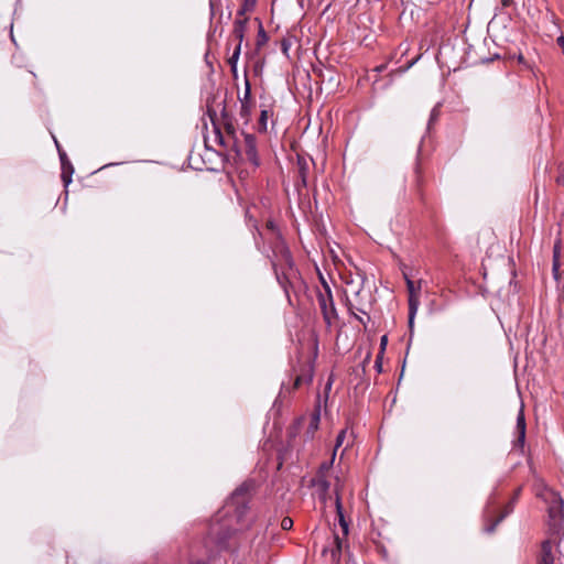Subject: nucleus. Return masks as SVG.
Here are the masks:
<instances>
[{
	"label": "nucleus",
	"mask_w": 564,
	"mask_h": 564,
	"mask_svg": "<svg viewBox=\"0 0 564 564\" xmlns=\"http://www.w3.org/2000/svg\"><path fill=\"white\" fill-rule=\"evenodd\" d=\"M207 113H208L212 124L214 127V132H215L216 140L218 141V143L225 148H229V149L235 150L236 152H239V149H238L239 141L237 138L234 121H227L220 126V123L218 122L217 113L214 109L208 107Z\"/></svg>",
	"instance_id": "nucleus-1"
},
{
	"label": "nucleus",
	"mask_w": 564,
	"mask_h": 564,
	"mask_svg": "<svg viewBox=\"0 0 564 564\" xmlns=\"http://www.w3.org/2000/svg\"><path fill=\"white\" fill-rule=\"evenodd\" d=\"M550 538L562 540L564 536V501L560 495L554 494L547 509Z\"/></svg>",
	"instance_id": "nucleus-2"
},
{
	"label": "nucleus",
	"mask_w": 564,
	"mask_h": 564,
	"mask_svg": "<svg viewBox=\"0 0 564 564\" xmlns=\"http://www.w3.org/2000/svg\"><path fill=\"white\" fill-rule=\"evenodd\" d=\"M323 290L317 289V304L327 328H332L338 322V313L335 307L333 294L328 284L323 280Z\"/></svg>",
	"instance_id": "nucleus-3"
},
{
	"label": "nucleus",
	"mask_w": 564,
	"mask_h": 564,
	"mask_svg": "<svg viewBox=\"0 0 564 564\" xmlns=\"http://www.w3.org/2000/svg\"><path fill=\"white\" fill-rule=\"evenodd\" d=\"M249 503V487L242 485L237 488L226 503V508L234 510L238 521L245 516Z\"/></svg>",
	"instance_id": "nucleus-4"
},
{
	"label": "nucleus",
	"mask_w": 564,
	"mask_h": 564,
	"mask_svg": "<svg viewBox=\"0 0 564 564\" xmlns=\"http://www.w3.org/2000/svg\"><path fill=\"white\" fill-rule=\"evenodd\" d=\"M516 506V498H511L510 501L502 508L499 514H496L497 509L492 506H488L486 509L485 520L486 525L484 528L486 533H494L497 525L506 519L510 513L513 512Z\"/></svg>",
	"instance_id": "nucleus-5"
},
{
	"label": "nucleus",
	"mask_w": 564,
	"mask_h": 564,
	"mask_svg": "<svg viewBox=\"0 0 564 564\" xmlns=\"http://www.w3.org/2000/svg\"><path fill=\"white\" fill-rule=\"evenodd\" d=\"M272 267L273 268H288L292 271L294 268L293 258L290 249L283 240H278L272 249Z\"/></svg>",
	"instance_id": "nucleus-6"
},
{
	"label": "nucleus",
	"mask_w": 564,
	"mask_h": 564,
	"mask_svg": "<svg viewBox=\"0 0 564 564\" xmlns=\"http://www.w3.org/2000/svg\"><path fill=\"white\" fill-rule=\"evenodd\" d=\"M404 279L409 292V326L412 328L414 317L420 305L421 281H419L417 285H415V282L406 275H404Z\"/></svg>",
	"instance_id": "nucleus-7"
},
{
	"label": "nucleus",
	"mask_w": 564,
	"mask_h": 564,
	"mask_svg": "<svg viewBox=\"0 0 564 564\" xmlns=\"http://www.w3.org/2000/svg\"><path fill=\"white\" fill-rule=\"evenodd\" d=\"M561 540L556 539H546L541 543V551L538 556L536 564H554L555 561V552L557 551V546Z\"/></svg>",
	"instance_id": "nucleus-8"
},
{
	"label": "nucleus",
	"mask_w": 564,
	"mask_h": 564,
	"mask_svg": "<svg viewBox=\"0 0 564 564\" xmlns=\"http://www.w3.org/2000/svg\"><path fill=\"white\" fill-rule=\"evenodd\" d=\"M355 299H356V302L354 303L351 300H349L348 297L346 299V306L348 308V311L354 315V317L359 321L362 325H366V321L364 319V317L357 315L355 313V311L364 314L367 316V318L369 319V315H368V307L370 306L369 303H362L361 301V290L358 289L355 291Z\"/></svg>",
	"instance_id": "nucleus-9"
},
{
	"label": "nucleus",
	"mask_w": 564,
	"mask_h": 564,
	"mask_svg": "<svg viewBox=\"0 0 564 564\" xmlns=\"http://www.w3.org/2000/svg\"><path fill=\"white\" fill-rule=\"evenodd\" d=\"M425 184V177H424V166L422 159L420 156L416 158L415 165H414V184H413V191L414 195L420 202H424V191L423 186Z\"/></svg>",
	"instance_id": "nucleus-10"
},
{
	"label": "nucleus",
	"mask_w": 564,
	"mask_h": 564,
	"mask_svg": "<svg viewBox=\"0 0 564 564\" xmlns=\"http://www.w3.org/2000/svg\"><path fill=\"white\" fill-rule=\"evenodd\" d=\"M235 530L227 527H213L210 535L214 539L216 546L219 551L227 550L229 547V540L235 534Z\"/></svg>",
	"instance_id": "nucleus-11"
},
{
	"label": "nucleus",
	"mask_w": 564,
	"mask_h": 564,
	"mask_svg": "<svg viewBox=\"0 0 564 564\" xmlns=\"http://www.w3.org/2000/svg\"><path fill=\"white\" fill-rule=\"evenodd\" d=\"M243 135V151L247 160L252 164L254 169L260 165V160L257 152V143L253 134L245 133Z\"/></svg>",
	"instance_id": "nucleus-12"
},
{
	"label": "nucleus",
	"mask_w": 564,
	"mask_h": 564,
	"mask_svg": "<svg viewBox=\"0 0 564 564\" xmlns=\"http://www.w3.org/2000/svg\"><path fill=\"white\" fill-rule=\"evenodd\" d=\"M273 270L279 284L289 294V288L292 286L291 280L296 275L295 269L292 268L291 271L288 268H273Z\"/></svg>",
	"instance_id": "nucleus-13"
},
{
	"label": "nucleus",
	"mask_w": 564,
	"mask_h": 564,
	"mask_svg": "<svg viewBox=\"0 0 564 564\" xmlns=\"http://www.w3.org/2000/svg\"><path fill=\"white\" fill-rule=\"evenodd\" d=\"M525 430H527V425H525L524 413H523V410L521 409L517 416L516 431H517L518 436L513 442L514 448H520L521 451H523L524 442H525Z\"/></svg>",
	"instance_id": "nucleus-14"
},
{
	"label": "nucleus",
	"mask_w": 564,
	"mask_h": 564,
	"mask_svg": "<svg viewBox=\"0 0 564 564\" xmlns=\"http://www.w3.org/2000/svg\"><path fill=\"white\" fill-rule=\"evenodd\" d=\"M248 18L247 17H238L234 21L232 35L238 42H242L245 37V33L247 30Z\"/></svg>",
	"instance_id": "nucleus-15"
},
{
	"label": "nucleus",
	"mask_w": 564,
	"mask_h": 564,
	"mask_svg": "<svg viewBox=\"0 0 564 564\" xmlns=\"http://www.w3.org/2000/svg\"><path fill=\"white\" fill-rule=\"evenodd\" d=\"M310 159H306L305 156L297 155V174L303 186H306L307 184V175L310 171Z\"/></svg>",
	"instance_id": "nucleus-16"
},
{
	"label": "nucleus",
	"mask_w": 564,
	"mask_h": 564,
	"mask_svg": "<svg viewBox=\"0 0 564 564\" xmlns=\"http://www.w3.org/2000/svg\"><path fill=\"white\" fill-rule=\"evenodd\" d=\"M319 420H321V410H319V405H318V406H316L314 412L311 414L310 424L305 432L307 440H312L314 437L315 432L318 430Z\"/></svg>",
	"instance_id": "nucleus-17"
},
{
	"label": "nucleus",
	"mask_w": 564,
	"mask_h": 564,
	"mask_svg": "<svg viewBox=\"0 0 564 564\" xmlns=\"http://www.w3.org/2000/svg\"><path fill=\"white\" fill-rule=\"evenodd\" d=\"M313 379V368L311 366H306L301 373L295 377L293 389L300 388L302 384H308Z\"/></svg>",
	"instance_id": "nucleus-18"
},
{
	"label": "nucleus",
	"mask_w": 564,
	"mask_h": 564,
	"mask_svg": "<svg viewBox=\"0 0 564 564\" xmlns=\"http://www.w3.org/2000/svg\"><path fill=\"white\" fill-rule=\"evenodd\" d=\"M562 242L561 239H557L553 247V264L552 271L553 275L556 280L560 279V256H561Z\"/></svg>",
	"instance_id": "nucleus-19"
},
{
	"label": "nucleus",
	"mask_w": 564,
	"mask_h": 564,
	"mask_svg": "<svg viewBox=\"0 0 564 564\" xmlns=\"http://www.w3.org/2000/svg\"><path fill=\"white\" fill-rule=\"evenodd\" d=\"M312 486L316 487L321 494L326 495L329 490L330 484L325 475H316L312 479Z\"/></svg>",
	"instance_id": "nucleus-20"
},
{
	"label": "nucleus",
	"mask_w": 564,
	"mask_h": 564,
	"mask_svg": "<svg viewBox=\"0 0 564 564\" xmlns=\"http://www.w3.org/2000/svg\"><path fill=\"white\" fill-rule=\"evenodd\" d=\"M61 167H62L61 178H62L64 186L67 187L72 183V176L74 174V166L69 161L67 163L62 164Z\"/></svg>",
	"instance_id": "nucleus-21"
},
{
	"label": "nucleus",
	"mask_w": 564,
	"mask_h": 564,
	"mask_svg": "<svg viewBox=\"0 0 564 564\" xmlns=\"http://www.w3.org/2000/svg\"><path fill=\"white\" fill-rule=\"evenodd\" d=\"M336 512H337L339 525L343 529V533H344V535H347L349 527H348V522L345 519L339 498L336 499Z\"/></svg>",
	"instance_id": "nucleus-22"
},
{
	"label": "nucleus",
	"mask_w": 564,
	"mask_h": 564,
	"mask_svg": "<svg viewBox=\"0 0 564 564\" xmlns=\"http://www.w3.org/2000/svg\"><path fill=\"white\" fill-rule=\"evenodd\" d=\"M268 41H269V36H268L267 32L264 31L262 23L259 22V30H258L257 43H256L257 47L260 48Z\"/></svg>",
	"instance_id": "nucleus-23"
},
{
	"label": "nucleus",
	"mask_w": 564,
	"mask_h": 564,
	"mask_svg": "<svg viewBox=\"0 0 564 564\" xmlns=\"http://www.w3.org/2000/svg\"><path fill=\"white\" fill-rule=\"evenodd\" d=\"M334 459H335V452H333L332 458L328 462H323L319 465L316 475H325L326 476V474L329 471V469L332 468V466L334 464Z\"/></svg>",
	"instance_id": "nucleus-24"
},
{
	"label": "nucleus",
	"mask_w": 564,
	"mask_h": 564,
	"mask_svg": "<svg viewBox=\"0 0 564 564\" xmlns=\"http://www.w3.org/2000/svg\"><path fill=\"white\" fill-rule=\"evenodd\" d=\"M257 0H243L241 8L237 11L238 17H243L246 11L252 10Z\"/></svg>",
	"instance_id": "nucleus-25"
},
{
	"label": "nucleus",
	"mask_w": 564,
	"mask_h": 564,
	"mask_svg": "<svg viewBox=\"0 0 564 564\" xmlns=\"http://www.w3.org/2000/svg\"><path fill=\"white\" fill-rule=\"evenodd\" d=\"M268 117H269V111L265 109L261 110L260 118L258 121L259 131H261V132L267 131Z\"/></svg>",
	"instance_id": "nucleus-26"
},
{
	"label": "nucleus",
	"mask_w": 564,
	"mask_h": 564,
	"mask_svg": "<svg viewBox=\"0 0 564 564\" xmlns=\"http://www.w3.org/2000/svg\"><path fill=\"white\" fill-rule=\"evenodd\" d=\"M242 101H247L248 104H251V84H250V82H249L247 76L245 78L243 98L240 99V102H242Z\"/></svg>",
	"instance_id": "nucleus-27"
},
{
	"label": "nucleus",
	"mask_w": 564,
	"mask_h": 564,
	"mask_svg": "<svg viewBox=\"0 0 564 564\" xmlns=\"http://www.w3.org/2000/svg\"><path fill=\"white\" fill-rule=\"evenodd\" d=\"M251 113V104L242 101L240 106V117L248 121Z\"/></svg>",
	"instance_id": "nucleus-28"
},
{
	"label": "nucleus",
	"mask_w": 564,
	"mask_h": 564,
	"mask_svg": "<svg viewBox=\"0 0 564 564\" xmlns=\"http://www.w3.org/2000/svg\"><path fill=\"white\" fill-rule=\"evenodd\" d=\"M346 434H347V430H346V429L341 430V431L338 433V435H337V437H336L335 448H334V452H335V453H336L337 448H339V447L343 445L344 440H345V437H346Z\"/></svg>",
	"instance_id": "nucleus-29"
},
{
	"label": "nucleus",
	"mask_w": 564,
	"mask_h": 564,
	"mask_svg": "<svg viewBox=\"0 0 564 564\" xmlns=\"http://www.w3.org/2000/svg\"><path fill=\"white\" fill-rule=\"evenodd\" d=\"M292 46V42L290 39L288 37H284L282 41H281V51L282 53L285 55V56H289V51Z\"/></svg>",
	"instance_id": "nucleus-30"
},
{
	"label": "nucleus",
	"mask_w": 564,
	"mask_h": 564,
	"mask_svg": "<svg viewBox=\"0 0 564 564\" xmlns=\"http://www.w3.org/2000/svg\"><path fill=\"white\" fill-rule=\"evenodd\" d=\"M227 121H234L232 117L228 113V111L226 110V106L224 105L223 109H221V115H220V119H218V122L221 124H224L225 122Z\"/></svg>",
	"instance_id": "nucleus-31"
},
{
	"label": "nucleus",
	"mask_w": 564,
	"mask_h": 564,
	"mask_svg": "<svg viewBox=\"0 0 564 564\" xmlns=\"http://www.w3.org/2000/svg\"><path fill=\"white\" fill-rule=\"evenodd\" d=\"M293 527V520L290 517H284L281 520V528L284 531L291 530Z\"/></svg>",
	"instance_id": "nucleus-32"
},
{
	"label": "nucleus",
	"mask_w": 564,
	"mask_h": 564,
	"mask_svg": "<svg viewBox=\"0 0 564 564\" xmlns=\"http://www.w3.org/2000/svg\"><path fill=\"white\" fill-rule=\"evenodd\" d=\"M238 59H239V57L234 56V55H231L228 58V64L230 65V68H231V72H232L234 76H237V62H238Z\"/></svg>",
	"instance_id": "nucleus-33"
},
{
	"label": "nucleus",
	"mask_w": 564,
	"mask_h": 564,
	"mask_svg": "<svg viewBox=\"0 0 564 564\" xmlns=\"http://www.w3.org/2000/svg\"><path fill=\"white\" fill-rule=\"evenodd\" d=\"M55 143H56V147H57V151H58V155H59V160H61V165L64 164V163H67L69 162L68 158H67V154L65 153V151L59 147L58 142L55 140Z\"/></svg>",
	"instance_id": "nucleus-34"
},
{
	"label": "nucleus",
	"mask_w": 564,
	"mask_h": 564,
	"mask_svg": "<svg viewBox=\"0 0 564 564\" xmlns=\"http://www.w3.org/2000/svg\"><path fill=\"white\" fill-rule=\"evenodd\" d=\"M382 359H383V354H382V351H379L376 357V360H375V368L379 373L382 371Z\"/></svg>",
	"instance_id": "nucleus-35"
},
{
	"label": "nucleus",
	"mask_w": 564,
	"mask_h": 564,
	"mask_svg": "<svg viewBox=\"0 0 564 564\" xmlns=\"http://www.w3.org/2000/svg\"><path fill=\"white\" fill-rule=\"evenodd\" d=\"M303 420H304L303 417H299V419L294 422L293 426H292V427H291V430H290V436H292V437H294V436H295V434H296V432L299 431V429H300V426H301V424H302Z\"/></svg>",
	"instance_id": "nucleus-36"
},
{
	"label": "nucleus",
	"mask_w": 564,
	"mask_h": 564,
	"mask_svg": "<svg viewBox=\"0 0 564 564\" xmlns=\"http://www.w3.org/2000/svg\"><path fill=\"white\" fill-rule=\"evenodd\" d=\"M556 183L564 186V162L560 165V173L556 177Z\"/></svg>",
	"instance_id": "nucleus-37"
},
{
	"label": "nucleus",
	"mask_w": 564,
	"mask_h": 564,
	"mask_svg": "<svg viewBox=\"0 0 564 564\" xmlns=\"http://www.w3.org/2000/svg\"><path fill=\"white\" fill-rule=\"evenodd\" d=\"M387 344H388V337H387V335H383L380 338V350L379 351H382V354H384Z\"/></svg>",
	"instance_id": "nucleus-38"
},
{
	"label": "nucleus",
	"mask_w": 564,
	"mask_h": 564,
	"mask_svg": "<svg viewBox=\"0 0 564 564\" xmlns=\"http://www.w3.org/2000/svg\"><path fill=\"white\" fill-rule=\"evenodd\" d=\"M335 543H336V551L338 553H340L341 545H343V540L338 535H335Z\"/></svg>",
	"instance_id": "nucleus-39"
},
{
	"label": "nucleus",
	"mask_w": 564,
	"mask_h": 564,
	"mask_svg": "<svg viewBox=\"0 0 564 564\" xmlns=\"http://www.w3.org/2000/svg\"><path fill=\"white\" fill-rule=\"evenodd\" d=\"M241 43H242V42H238V43H237V45H236V47H235V50H234V53H232V55H234V56H237V57H239V56H240Z\"/></svg>",
	"instance_id": "nucleus-40"
},
{
	"label": "nucleus",
	"mask_w": 564,
	"mask_h": 564,
	"mask_svg": "<svg viewBox=\"0 0 564 564\" xmlns=\"http://www.w3.org/2000/svg\"><path fill=\"white\" fill-rule=\"evenodd\" d=\"M267 228L274 231L275 230V224L273 220H268L265 224Z\"/></svg>",
	"instance_id": "nucleus-41"
},
{
	"label": "nucleus",
	"mask_w": 564,
	"mask_h": 564,
	"mask_svg": "<svg viewBox=\"0 0 564 564\" xmlns=\"http://www.w3.org/2000/svg\"><path fill=\"white\" fill-rule=\"evenodd\" d=\"M556 42H557L558 46H561L563 48V53H564V35L558 36Z\"/></svg>",
	"instance_id": "nucleus-42"
},
{
	"label": "nucleus",
	"mask_w": 564,
	"mask_h": 564,
	"mask_svg": "<svg viewBox=\"0 0 564 564\" xmlns=\"http://www.w3.org/2000/svg\"><path fill=\"white\" fill-rule=\"evenodd\" d=\"M370 357H371V354H370V352H368V354H367V356H366V358H365V360L362 361V366H364V367L366 366V364H368V362H369Z\"/></svg>",
	"instance_id": "nucleus-43"
},
{
	"label": "nucleus",
	"mask_w": 564,
	"mask_h": 564,
	"mask_svg": "<svg viewBox=\"0 0 564 564\" xmlns=\"http://www.w3.org/2000/svg\"><path fill=\"white\" fill-rule=\"evenodd\" d=\"M520 491H521V488H518V489L514 491V494H513V497H512V498H516V502L518 501V498H519Z\"/></svg>",
	"instance_id": "nucleus-44"
},
{
	"label": "nucleus",
	"mask_w": 564,
	"mask_h": 564,
	"mask_svg": "<svg viewBox=\"0 0 564 564\" xmlns=\"http://www.w3.org/2000/svg\"><path fill=\"white\" fill-rule=\"evenodd\" d=\"M191 564H209L203 560H195V561H192Z\"/></svg>",
	"instance_id": "nucleus-45"
},
{
	"label": "nucleus",
	"mask_w": 564,
	"mask_h": 564,
	"mask_svg": "<svg viewBox=\"0 0 564 564\" xmlns=\"http://www.w3.org/2000/svg\"><path fill=\"white\" fill-rule=\"evenodd\" d=\"M435 118H436V113H435V110H433L432 113H431L430 121H433Z\"/></svg>",
	"instance_id": "nucleus-46"
},
{
	"label": "nucleus",
	"mask_w": 564,
	"mask_h": 564,
	"mask_svg": "<svg viewBox=\"0 0 564 564\" xmlns=\"http://www.w3.org/2000/svg\"><path fill=\"white\" fill-rule=\"evenodd\" d=\"M510 2H511V0H502V4H503L505 7L509 6V4H510Z\"/></svg>",
	"instance_id": "nucleus-47"
},
{
	"label": "nucleus",
	"mask_w": 564,
	"mask_h": 564,
	"mask_svg": "<svg viewBox=\"0 0 564 564\" xmlns=\"http://www.w3.org/2000/svg\"><path fill=\"white\" fill-rule=\"evenodd\" d=\"M330 387H332V382L329 381V382H327V384H326V390H329V389H330Z\"/></svg>",
	"instance_id": "nucleus-48"
}]
</instances>
